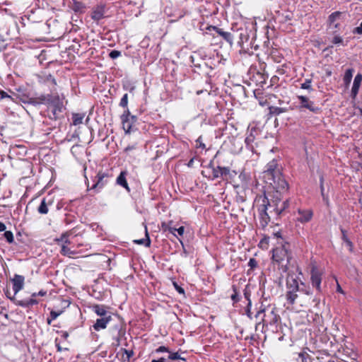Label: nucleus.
<instances>
[{"label": "nucleus", "instance_id": "obj_63", "mask_svg": "<svg viewBox=\"0 0 362 362\" xmlns=\"http://www.w3.org/2000/svg\"><path fill=\"white\" fill-rule=\"evenodd\" d=\"M6 230V225L0 221V232L4 231Z\"/></svg>", "mask_w": 362, "mask_h": 362}, {"label": "nucleus", "instance_id": "obj_50", "mask_svg": "<svg viewBox=\"0 0 362 362\" xmlns=\"http://www.w3.org/2000/svg\"><path fill=\"white\" fill-rule=\"evenodd\" d=\"M7 44L2 36H0V52L5 49Z\"/></svg>", "mask_w": 362, "mask_h": 362}, {"label": "nucleus", "instance_id": "obj_22", "mask_svg": "<svg viewBox=\"0 0 362 362\" xmlns=\"http://www.w3.org/2000/svg\"><path fill=\"white\" fill-rule=\"evenodd\" d=\"M194 238V230L188 223H185V226H182V239L185 238L187 242H190Z\"/></svg>", "mask_w": 362, "mask_h": 362}, {"label": "nucleus", "instance_id": "obj_44", "mask_svg": "<svg viewBox=\"0 0 362 362\" xmlns=\"http://www.w3.org/2000/svg\"><path fill=\"white\" fill-rule=\"evenodd\" d=\"M128 105V94L125 93L120 100L119 106L125 108Z\"/></svg>", "mask_w": 362, "mask_h": 362}, {"label": "nucleus", "instance_id": "obj_28", "mask_svg": "<svg viewBox=\"0 0 362 362\" xmlns=\"http://www.w3.org/2000/svg\"><path fill=\"white\" fill-rule=\"evenodd\" d=\"M296 362H310L311 357L306 351L303 350L298 354V357L296 358Z\"/></svg>", "mask_w": 362, "mask_h": 362}, {"label": "nucleus", "instance_id": "obj_5", "mask_svg": "<svg viewBox=\"0 0 362 362\" xmlns=\"http://www.w3.org/2000/svg\"><path fill=\"white\" fill-rule=\"evenodd\" d=\"M49 100L46 104L47 105V111L49 118L53 120H57L63 117V113L66 110L62 99L59 95L56 94H49Z\"/></svg>", "mask_w": 362, "mask_h": 362}, {"label": "nucleus", "instance_id": "obj_56", "mask_svg": "<svg viewBox=\"0 0 362 362\" xmlns=\"http://www.w3.org/2000/svg\"><path fill=\"white\" fill-rule=\"evenodd\" d=\"M55 345H56V347H57V351L59 352H62L63 349L62 347L60 346L59 343L58 342V339H55Z\"/></svg>", "mask_w": 362, "mask_h": 362}, {"label": "nucleus", "instance_id": "obj_47", "mask_svg": "<svg viewBox=\"0 0 362 362\" xmlns=\"http://www.w3.org/2000/svg\"><path fill=\"white\" fill-rule=\"evenodd\" d=\"M320 191H321V194L323 197L324 199H325V187H324V177L323 176H321L320 177Z\"/></svg>", "mask_w": 362, "mask_h": 362}, {"label": "nucleus", "instance_id": "obj_20", "mask_svg": "<svg viewBox=\"0 0 362 362\" xmlns=\"http://www.w3.org/2000/svg\"><path fill=\"white\" fill-rule=\"evenodd\" d=\"M361 81L362 74H358L354 78L353 86L351 91V96L353 99H355L358 93Z\"/></svg>", "mask_w": 362, "mask_h": 362}, {"label": "nucleus", "instance_id": "obj_53", "mask_svg": "<svg viewBox=\"0 0 362 362\" xmlns=\"http://www.w3.org/2000/svg\"><path fill=\"white\" fill-rule=\"evenodd\" d=\"M354 33H356V34H359V35H361L362 34V22L361 23L360 25L355 28L354 29V31H353Z\"/></svg>", "mask_w": 362, "mask_h": 362}, {"label": "nucleus", "instance_id": "obj_40", "mask_svg": "<svg viewBox=\"0 0 362 362\" xmlns=\"http://www.w3.org/2000/svg\"><path fill=\"white\" fill-rule=\"evenodd\" d=\"M254 141H255V136L253 135L252 133H250L249 135H247L245 139L246 146L250 148H253L252 143L254 142Z\"/></svg>", "mask_w": 362, "mask_h": 362}, {"label": "nucleus", "instance_id": "obj_55", "mask_svg": "<svg viewBox=\"0 0 362 362\" xmlns=\"http://www.w3.org/2000/svg\"><path fill=\"white\" fill-rule=\"evenodd\" d=\"M279 78L277 76H273L271 78V84L274 85L276 84L279 81Z\"/></svg>", "mask_w": 362, "mask_h": 362}, {"label": "nucleus", "instance_id": "obj_54", "mask_svg": "<svg viewBox=\"0 0 362 362\" xmlns=\"http://www.w3.org/2000/svg\"><path fill=\"white\" fill-rule=\"evenodd\" d=\"M156 351L157 353H160V352H165V351L168 352V348H167V347H165V346H159V347L156 350Z\"/></svg>", "mask_w": 362, "mask_h": 362}, {"label": "nucleus", "instance_id": "obj_48", "mask_svg": "<svg viewBox=\"0 0 362 362\" xmlns=\"http://www.w3.org/2000/svg\"><path fill=\"white\" fill-rule=\"evenodd\" d=\"M128 121H129V122H128L129 124L131 125V132H132L134 125L137 121V117L135 115H132L130 117V118L128 119Z\"/></svg>", "mask_w": 362, "mask_h": 362}, {"label": "nucleus", "instance_id": "obj_51", "mask_svg": "<svg viewBox=\"0 0 362 362\" xmlns=\"http://www.w3.org/2000/svg\"><path fill=\"white\" fill-rule=\"evenodd\" d=\"M122 351L127 355V358L128 360L134 355V351L132 350H127L123 349Z\"/></svg>", "mask_w": 362, "mask_h": 362}, {"label": "nucleus", "instance_id": "obj_24", "mask_svg": "<svg viewBox=\"0 0 362 362\" xmlns=\"http://www.w3.org/2000/svg\"><path fill=\"white\" fill-rule=\"evenodd\" d=\"M127 173L126 171H122L117 178L116 182L117 185L125 188L128 192L130 191L128 183L127 182L126 176Z\"/></svg>", "mask_w": 362, "mask_h": 362}, {"label": "nucleus", "instance_id": "obj_61", "mask_svg": "<svg viewBox=\"0 0 362 362\" xmlns=\"http://www.w3.org/2000/svg\"><path fill=\"white\" fill-rule=\"evenodd\" d=\"M325 76L327 77H329L332 74V71L329 68H325Z\"/></svg>", "mask_w": 362, "mask_h": 362}, {"label": "nucleus", "instance_id": "obj_33", "mask_svg": "<svg viewBox=\"0 0 362 362\" xmlns=\"http://www.w3.org/2000/svg\"><path fill=\"white\" fill-rule=\"evenodd\" d=\"M353 76V69H349L346 71L344 76V83L345 85H349L352 79Z\"/></svg>", "mask_w": 362, "mask_h": 362}, {"label": "nucleus", "instance_id": "obj_38", "mask_svg": "<svg viewBox=\"0 0 362 362\" xmlns=\"http://www.w3.org/2000/svg\"><path fill=\"white\" fill-rule=\"evenodd\" d=\"M248 267L250 269L247 270V274H250L251 271H253L258 267V262L255 258H250L248 262Z\"/></svg>", "mask_w": 362, "mask_h": 362}, {"label": "nucleus", "instance_id": "obj_41", "mask_svg": "<svg viewBox=\"0 0 362 362\" xmlns=\"http://www.w3.org/2000/svg\"><path fill=\"white\" fill-rule=\"evenodd\" d=\"M195 147L197 149H201L202 151L206 149V146L201 136L195 141Z\"/></svg>", "mask_w": 362, "mask_h": 362}, {"label": "nucleus", "instance_id": "obj_62", "mask_svg": "<svg viewBox=\"0 0 362 362\" xmlns=\"http://www.w3.org/2000/svg\"><path fill=\"white\" fill-rule=\"evenodd\" d=\"M58 333H61L62 334V337L64 339H66L69 337V333L66 332V331H57Z\"/></svg>", "mask_w": 362, "mask_h": 362}, {"label": "nucleus", "instance_id": "obj_6", "mask_svg": "<svg viewBox=\"0 0 362 362\" xmlns=\"http://www.w3.org/2000/svg\"><path fill=\"white\" fill-rule=\"evenodd\" d=\"M286 300L289 305H294L298 303V295L297 292L299 290V283L296 278H293L290 274H288L286 279Z\"/></svg>", "mask_w": 362, "mask_h": 362}, {"label": "nucleus", "instance_id": "obj_9", "mask_svg": "<svg viewBox=\"0 0 362 362\" xmlns=\"http://www.w3.org/2000/svg\"><path fill=\"white\" fill-rule=\"evenodd\" d=\"M6 296L16 305L21 306L23 308H29L38 303V300L35 298L38 296L37 293H33L31 295L32 298L28 300H16L14 296H11V293L8 290L6 291Z\"/></svg>", "mask_w": 362, "mask_h": 362}, {"label": "nucleus", "instance_id": "obj_36", "mask_svg": "<svg viewBox=\"0 0 362 362\" xmlns=\"http://www.w3.org/2000/svg\"><path fill=\"white\" fill-rule=\"evenodd\" d=\"M62 311H54V310H52L50 312V315L49 317L47 318V323L48 325H51L52 323V321L55 320L57 317H58L61 314H62Z\"/></svg>", "mask_w": 362, "mask_h": 362}, {"label": "nucleus", "instance_id": "obj_59", "mask_svg": "<svg viewBox=\"0 0 362 362\" xmlns=\"http://www.w3.org/2000/svg\"><path fill=\"white\" fill-rule=\"evenodd\" d=\"M244 296H245V299L248 301V303L251 302V300H250V293L249 291H245Z\"/></svg>", "mask_w": 362, "mask_h": 362}, {"label": "nucleus", "instance_id": "obj_16", "mask_svg": "<svg viewBox=\"0 0 362 362\" xmlns=\"http://www.w3.org/2000/svg\"><path fill=\"white\" fill-rule=\"evenodd\" d=\"M53 200L49 197H44L39 206L37 207V212L40 214H47L49 211V207L52 205Z\"/></svg>", "mask_w": 362, "mask_h": 362}, {"label": "nucleus", "instance_id": "obj_14", "mask_svg": "<svg viewBox=\"0 0 362 362\" xmlns=\"http://www.w3.org/2000/svg\"><path fill=\"white\" fill-rule=\"evenodd\" d=\"M131 116L132 115H131L129 108L127 107H125V110H124V112L121 115L120 118L122 120V128L126 134L131 133V125L129 124L128 123V119L130 118Z\"/></svg>", "mask_w": 362, "mask_h": 362}, {"label": "nucleus", "instance_id": "obj_37", "mask_svg": "<svg viewBox=\"0 0 362 362\" xmlns=\"http://www.w3.org/2000/svg\"><path fill=\"white\" fill-rule=\"evenodd\" d=\"M269 238L267 236H264L259 241L258 246L263 250H267L269 247Z\"/></svg>", "mask_w": 362, "mask_h": 362}, {"label": "nucleus", "instance_id": "obj_32", "mask_svg": "<svg viewBox=\"0 0 362 362\" xmlns=\"http://www.w3.org/2000/svg\"><path fill=\"white\" fill-rule=\"evenodd\" d=\"M300 285L302 286V287L299 286V290H298L299 292L303 293L308 296H312L313 292L309 286L305 285L302 281L300 282Z\"/></svg>", "mask_w": 362, "mask_h": 362}, {"label": "nucleus", "instance_id": "obj_2", "mask_svg": "<svg viewBox=\"0 0 362 362\" xmlns=\"http://www.w3.org/2000/svg\"><path fill=\"white\" fill-rule=\"evenodd\" d=\"M262 179L276 190L277 194L288 189V184L283 176L282 167L277 159H272L266 165Z\"/></svg>", "mask_w": 362, "mask_h": 362}, {"label": "nucleus", "instance_id": "obj_31", "mask_svg": "<svg viewBox=\"0 0 362 362\" xmlns=\"http://www.w3.org/2000/svg\"><path fill=\"white\" fill-rule=\"evenodd\" d=\"M60 253L64 256H68L69 257L75 255V252L71 250V249L64 244L62 245Z\"/></svg>", "mask_w": 362, "mask_h": 362}, {"label": "nucleus", "instance_id": "obj_39", "mask_svg": "<svg viewBox=\"0 0 362 362\" xmlns=\"http://www.w3.org/2000/svg\"><path fill=\"white\" fill-rule=\"evenodd\" d=\"M269 112L272 115H279L285 112V109L279 107H269Z\"/></svg>", "mask_w": 362, "mask_h": 362}, {"label": "nucleus", "instance_id": "obj_52", "mask_svg": "<svg viewBox=\"0 0 362 362\" xmlns=\"http://www.w3.org/2000/svg\"><path fill=\"white\" fill-rule=\"evenodd\" d=\"M342 38L340 36H334L332 39V43L337 45L342 42Z\"/></svg>", "mask_w": 362, "mask_h": 362}, {"label": "nucleus", "instance_id": "obj_29", "mask_svg": "<svg viewBox=\"0 0 362 362\" xmlns=\"http://www.w3.org/2000/svg\"><path fill=\"white\" fill-rule=\"evenodd\" d=\"M85 117L83 113H73L72 114V123L74 126L81 124Z\"/></svg>", "mask_w": 362, "mask_h": 362}, {"label": "nucleus", "instance_id": "obj_30", "mask_svg": "<svg viewBox=\"0 0 362 362\" xmlns=\"http://www.w3.org/2000/svg\"><path fill=\"white\" fill-rule=\"evenodd\" d=\"M342 15L340 11H335L332 13L328 17V23L329 26H332L337 20H339Z\"/></svg>", "mask_w": 362, "mask_h": 362}, {"label": "nucleus", "instance_id": "obj_45", "mask_svg": "<svg viewBox=\"0 0 362 362\" xmlns=\"http://www.w3.org/2000/svg\"><path fill=\"white\" fill-rule=\"evenodd\" d=\"M251 308H252V302L247 303V305L246 308H245V313H246L247 316L250 320H252L253 318L252 313L251 311Z\"/></svg>", "mask_w": 362, "mask_h": 362}, {"label": "nucleus", "instance_id": "obj_42", "mask_svg": "<svg viewBox=\"0 0 362 362\" xmlns=\"http://www.w3.org/2000/svg\"><path fill=\"white\" fill-rule=\"evenodd\" d=\"M312 79H305V82L300 84V88L306 89L308 90H313V88L311 86Z\"/></svg>", "mask_w": 362, "mask_h": 362}, {"label": "nucleus", "instance_id": "obj_60", "mask_svg": "<svg viewBox=\"0 0 362 362\" xmlns=\"http://www.w3.org/2000/svg\"><path fill=\"white\" fill-rule=\"evenodd\" d=\"M173 284L175 288V289L178 291L179 293H181V286L179 285L177 282L173 281Z\"/></svg>", "mask_w": 362, "mask_h": 362}, {"label": "nucleus", "instance_id": "obj_18", "mask_svg": "<svg viewBox=\"0 0 362 362\" xmlns=\"http://www.w3.org/2000/svg\"><path fill=\"white\" fill-rule=\"evenodd\" d=\"M108 175L106 173L99 172L95 177V182L93 185L92 189H101L107 183V178Z\"/></svg>", "mask_w": 362, "mask_h": 362}, {"label": "nucleus", "instance_id": "obj_57", "mask_svg": "<svg viewBox=\"0 0 362 362\" xmlns=\"http://www.w3.org/2000/svg\"><path fill=\"white\" fill-rule=\"evenodd\" d=\"M0 96H1V99H3V98H10L11 96L8 95L5 91L4 90H0Z\"/></svg>", "mask_w": 362, "mask_h": 362}, {"label": "nucleus", "instance_id": "obj_34", "mask_svg": "<svg viewBox=\"0 0 362 362\" xmlns=\"http://www.w3.org/2000/svg\"><path fill=\"white\" fill-rule=\"evenodd\" d=\"M232 289L233 293L231 295L230 298L233 300V304H235L240 301V297L239 296V293L236 286L233 285L232 286Z\"/></svg>", "mask_w": 362, "mask_h": 362}, {"label": "nucleus", "instance_id": "obj_26", "mask_svg": "<svg viewBox=\"0 0 362 362\" xmlns=\"http://www.w3.org/2000/svg\"><path fill=\"white\" fill-rule=\"evenodd\" d=\"M341 233V239L346 244V246L349 248V250L352 252L354 251V244L351 241V240L347 236V232L344 228L340 229Z\"/></svg>", "mask_w": 362, "mask_h": 362}, {"label": "nucleus", "instance_id": "obj_8", "mask_svg": "<svg viewBox=\"0 0 362 362\" xmlns=\"http://www.w3.org/2000/svg\"><path fill=\"white\" fill-rule=\"evenodd\" d=\"M235 171H231L228 167L217 166L212 170L213 178L221 177L226 181L232 180L236 175Z\"/></svg>", "mask_w": 362, "mask_h": 362}, {"label": "nucleus", "instance_id": "obj_25", "mask_svg": "<svg viewBox=\"0 0 362 362\" xmlns=\"http://www.w3.org/2000/svg\"><path fill=\"white\" fill-rule=\"evenodd\" d=\"M106 308L107 307L103 305H94L93 306V310L101 317L110 315V313L107 311Z\"/></svg>", "mask_w": 362, "mask_h": 362}, {"label": "nucleus", "instance_id": "obj_46", "mask_svg": "<svg viewBox=\"0 0 362 362\" xmlns=\"http://www.w3.org/2000/svg\"><path fill=\"white\" fill-rule=\"evenodd\" d=\"M122 55V53L120 51H118V50H112L110 53H109V57L112 59H117V57H120Z\"/></svg>", "mask_w": 362, "mask_h": 362}, {"label": "nucleus", "instance_id": "obj_49", "mask_svg": "<svg viewBox=\"0 0 362 362\" xmlns=\"http://www.w3.org/2000/svg\"><path fill=\"white\" fill-rule=\"evenodd\" d=\"M168 358L172 360L181 358V356L179 354V351L175 353L170 354L168 356Z\"/></svg>", "mask_w": 362, "mask_h": 362}, {"label": "nucleus", "instance_id": "obj_43", "mask_svg": "<svg viewBox=\"0 0 362 362\" xmlns=\"http://www.w3.org/2000/svg\"><path fill=\"white\" fill-rule=\"evenodd\" d=\"M4 236L8 243H12L14 241L13 233L10 230L5 231Z\"/></svg>", "mask_w": 362, "mask_h": 362}, {"label": "nucleus", "instance_id": "obj_7", "mask_svg": "<svg viewBox=\"0 0 362 362\" xmlns=\"http://www.w3.org/2000/svg\"><path fill=\"white\" fill-rule=\"evenodd\" d=\"M324 272L319 269L316 265H313L310 269V282L313 288L316 289L317 293H322V280Z\"/></svg>", "mask_w": 362, "mask_h": 362}, {"label": "nucleus", "instance_id": "obj_4", "mask_svg": "<svg viewBox=\"0 0 362 362\" xmlns=\"http://www.w3.org/2000/svg\"><path fill=\"white\" fill-rule=\"evenodd\" d=\"M291 259L292 252L288 243L285 242L272 250V263L276 267L281 276L288 272Z\"/></svg>", "mask_w": 362, "mask_h": 362}, {"label": "nucleus", "instance_id": "obj_11", "mask_svg": "<svg viewBox=\"0 0 362 362\" xmlns=\"http://www.w3.org/2000/svg\"><path fill=\"white\" fill-rule=\"evenodd\" d=\"M298 99L300 101V108L308 109L315 114H319L322 112L321 108L317 106L313 101L310 100L308 97L298 95Z\"/></svg>", "mask_w": 362, "mask_h": 362}, {"label": "nucleus", "instance_id": "obj_27", "mask_svg": "<svg viewBox=\"0 0 362 362\" xmlns=\"http://www.w3.org/2000/svg\"><path fill=\"white\" fill-rule=\"evenodd\" d=\"M145 238H141L139 240H134V243L138 245H144L146 247H150L151 245V240L148 235V229L146 226H145Z\"/></svg>", "mask_w": 362, "mask_h": 362}, {"label": "nucleus", "instance_id": "obj_64", "mask_svg": "<svg viewBox=\"0 0 362 362\" xmlns=\"http://www.w3.org/2000/svg\"><path fill=\"white\" fill-rule=\"evenodd\" d=\"M165 358H160L158 360H152L151 362H165Z\"/></svg>", "mask_w": 362, "mask_h": 362}, {"label": "nucleus", "instance_id": "obj_23", "mask_svg": "<svg viewBox=\"0 0 362 362\" xmlns=\"http://www.w3.org/2000/svg\"><path fill=\"white\" fill-rule=\"evenodd\" d=\"M70 8L75 12L78 13H83L86 11V6L85 4L81 1L73 0V2L70 5Z\"/></svg>", "mask_w": 362, "mask_h": 362}, {"label": "nucleus", "instance_id": "obj_58", "mask_svg": "<svg viewBox=\"0 0 362 362\" xmlns=\"http://www.w3.org/2000/svg\"><path fill=\"white\" fill-rule=\"evenodd\" d=\"M312 302L315 303V305H317L320 302V298L317 296V295L312 299Z\"/></svg>", "mask_w": 362, "mask_h": 362}, {"label": "nucleus", "instance_id": "obj_12", "mask_svg": "<svg viewBox=\"0 0 362 362\" xmlns=\"http://www.w3.org/2000/svg\"><path fill=\"white\" fill-rule=\"evenodd\" d=\"M13 284V290L14 292L13 296L23 288L25 277L22 275L14 274L13 277L11 279Z\"/></svg>", "mask_w": 362, "mask_h": 362}, {"label": "nucleus", "instance_id": "obj_19", "mask_svg": "<svg viewBox=\"0 0 362 362\" xmlns=\"http://www.w3.org/2000/svg\"><path fill=\"white\" fill-rule=\"evenodd\" d=\"M208 30L216 31V33L221 36L227 42H228L230 45L233 44V37L230 33L223 31L222 29H220L216 26H210L208 28Z\"/></svg>", "mask_w": 362, "mask_h": 362}, {"label": "nucleus", "instance_id": "obj_15", "mask_svg": "<svg viewBox=\"0 0 362 362\" xmlns=\"http://www.w3.org/2000/svg\"><path fill=\"white\" fill-rule=\"evenodd\" d=\"M112 320L111 315H108V316L102 317L96 320L95 324L93 325V329L95 331H100V329H104L107 327V324Z\"/></svg>", "mask_w": 362, "mask_h": 362}, {"label": "nucleus", "instance_id": "obj_21", "mask_svg": "<svg viewBox=\"0 0 362 362\" xmlns=\"http://www.w3.org/2000/svg\"><path fill=\"white\" fill-rule=\"evenodd\" d=\"M49 94H42L38 97L29 98L28 103L33 105H46L49 100Z\"/></svg>", "mask_w": 362, "mask_h": 362}, {"label": "nucleus", "instance_id": "obj_35", "mask_svg": "<svg viewBox=\"0 0 362 362\" xmlns=\"http://www.w3.org/2000/svg\"><path fill=\"white\" fill-rule=\"evenodd\" d=\"M70 233L69 232H66L62 234L61 237L59 238H56L55 241L57 243H59L60 242L64 243V244H70V240H69V236Z\"/></svg>", "mask_w": 362, "mask_h": 362}, {"label": "nucleus", "instance_id": "obj_13", "mask_svg": "<svg viewBox=\"0 0 362 362\" xmlns=\"http://www.w3.org/2000/svg\"><path fill=\"white\" fill-rule=\"evenodd\" d=\"M105 6L103 4H100L93 8L90 16L94 21L98 22L105 18Z\"/></svg>", "mask_w": 362, "mask_h": 362}, {"label": "nucleus", "instance_id": "obj_3", "mask_svg": "<svg viewBox=\"0 0 362 362\" xmlns=\"http://www.w3.org/2000/svg\"><path fill=\"white\" fill-rule=\"evenodd\" d=\"M263 314L262 320L256 324L255 329H257L260 325H262V329L268 326L277 327L281 322V317L279 314V309L276 304L271 303L267 299L261 301L258 311L255 315L257 318Z\"/></svg>", "mask_w": 362, "mask_h": 362}, {"label": "nucleus", "instance_id": "obj_10", "mask_svg": "<svg viewBox=\"0 0 362 362\" xmlns=\"http://www.w3.org/2000/svg\"><path fill=\"white\" fill-rule=\"evenodd\" d=\"M162 228L163 231L168 232L175 238H177L180 243L181 240V226L178 223H175L173 221H169L168 223H163Z\"/></svg>", "mask_w": 362, "mask_h": 362}, {"label": "nucleus", "instance_id": "obj_1", "mask_svg": "<svg viewBox=\"0 0 362 362\" xmlns=\"http://www.w3.org/2000/svg\"><path fill=\"white\" fill-rule=\"evenodd\" d=\"M255 203L259 217V224L262 228H266L271 221L268 211L270 214L279 216L289 206L288 201H282L278 195L272 202L269 201L265 194L257 195Z\"/></svg>", "mask_w": 362, "mask_h": 362}, {"label": "nucleus", "instance_id": "obj_17", "mask_svg": "<svg viewBox=\"0 0 362 362\" xmlns=\"http://www.w3.org/2000/svg\"><path fill=\"white\" fill-rule=\"evenodd\" d=\"M298 216L297 217V221L302 223H308L309 222L313 216V211L310 209L302 210L299 209L298 211Z\"/></svg>", "mask_w": 362, "mask_h": 362}]
</instances>
